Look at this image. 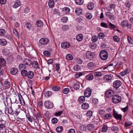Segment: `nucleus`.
<instances>
[{
	"instance_id": "obj_1",
	"label": "nucleus",
	"mask_w": 133,
	"mask_h": 133,
	"mask_svg": "<svg viewBox=\"0 0 133 133\" xmlns=\"http://www.w3.org/2000/svg\"><path fill=\"white\" fill-rule=\"evenodd\" d=\"M99 56L102 60H105L108 58V54L107 51L105 50H102L99 53Z\"/></svg>"
},
{
	"instance_id": "obj_2",
	"label": "nucleus",
	"mask_w": 133,
	"mask_h": 133,
	"mask_svg": "<svg viewBox=\"0 0 133 133\" xmlns=\"http://www.w3.org/2000/svg\"><path fill=\"white\" fill-rule=\"evenodd\" d=\"M113 115L115 118L117 119H119V122H118L117 124H121L122 122L121 119H122V116L120 114H118L116 111L114 109L113 110Z\"/></svg>"
},
{
	"instance_id": "obj_3",
	"label": "nucleus",
	"mask_w": 133,
	"mask_h": 133,
	"mask_svg": "<svg viewBox=\"0 0 133 133\" xmlns=\"http://www.w3.org/2000/svg\"><path fill=\"white\" fill-rule=\"evenodd\" d=\"M121 100V97L118 95H114L112 99V102L115 104L117 103L120 102Z\"/></svg>"
},
{
	"instance_id": "obj_4",
	"label": "nucleus",
	"mask_w": 133,
	"mask_h": 133,
	"mask_svg": "<svg viewBox=\"0 0 133 133\" xmlns=\"http://www.w3.org/2000/svg\"><path fill=\"white\" fill-rule=\"evenodd\" d=\"M121 82L119 80H116L113 83V86L114 87L117 88L120 87L121 85Z\"/></svg>"
},
{
	"instance_id": "obj_5",
	"label": "nucleus",
	"mask_w": 133,
	"mask_h": 133,
	"mask_svg": "<svg viewBox=\"0 0 133 133\" xmlns=\"http://www.w3.org/2000/svg\"><path fill=\"white\" fill-rule=\"evenodd\" d=\"M44 105L47 108L50 109L53 107L52 103L49 101H47L45 102Z\"/></svg>"
},
{
	"instance_id": "obj_6",
	"label": "nucleus",
	"mask_w": 133,
	"mask_h": 133,
	"mask_svg": "<svg viewBox=\"0 0 133 133\" xmlns=\"http://www.w3.org/2000/svg\"><path fill=\"white\" fill-rule=\"evenodd\" d=\"M85 57L87 58H89L90 59L92 60L93 57V53L90 51H87L85 54Z\"/></svg>"
},
{
	"instance_id": "obj_7",
	"label": "nucleus",
	"mask_w": 133,
	"mask_h": 133,
	"mask_svg": "<svg viewBox=\"0 0 133 133\" xmlns=\"http://www.w3.org/2000/svg\"><path fill=\"white\" fill-rule=\"evenodd\" d=\"M92 91L90 88H87L84 91V95L86 97H89L91 94Z\"/></svg>"
},
{
	"instance_id": "obj_8",
	"label": "nucleus",
	"mask_w": 133,
	"mask_h": 133,
	"mask_svg": "<svg viewBox=\"0 0 133 133\" xmlns=\"http://www.w3.org/2000/svg\"><path fill=\"white\" fill-rule=\"evenodd\" d=\"M39 42L40 44L45 45L47 44L48 43L49 40L47 38H43L40 39L39 40Z\"/></svg>"
},
{
	"instance_id": "obj_9",
	"label": "nucleus",
	"mask_w": 133,
	"mask_h": 133,
	"mask_svg": "<svg viewBox=\"0 0 133 133\" xmlns=\"http://www.w3.org/2000/svg\"><path fill=\"white\" fill-rule=\"evenodd\" d=\"M114 93V91L113 90H110L107 92L105 95L107 97L109 98L112 96Z\"/></svg>"
},
{
	"instance_id": "obj_10",
	"label": "nucleus",
	"mask_w": 133,
	"mask_h": 133,
	"mask_svg": "<svg viewBox=\"0 0 133 133\" xmlns=\"http://www.w3.org/2000/svg\"><path fill=\"white\" fill-rule=\"evenodd\" d=\"M34 76V73L33 71H30L28 72L26 77L29 79H31Z\"/></svg>"
},
{
	"instance_id": "obj_11",
	"label": "nucleus",
	"mask_w": 133,
	"mask_h": 133,
	"mask_svg": "<svg viewBox=\"0 0 133 133\" xmlns=\"http://www.w3.org/2000/svg\"><path fill=\"white\" fill-rule=\"evenodd\" d=\"M70 46V43L67 42L63 43L61 44V46L63 48H68Z\"/></svg>"
},
{
	"instance_id": "obj_12",
	"label": "nucleus",
	"mask_w": 133,
	"mask_h": 133,
	"mask_svg": "<svg viewBox=\"0 0 133 133\" xmlns=\"http://www.w3.org/2000/svg\"><path fill=\"white\" fill-rule=\"evenodd\" d=\"M17 95H18L19 100L21 104L23 105H25V102L21 94H18Z\"/></svg>"
},
{
	"instance_id": "obj_13",
	"label": "nucleus",
	"mask_w": 133,
	"mask_h": 133,
	"mask_svg": "<svg viewBox=\"0 0 133 133\" xmlns=\"http://www.w3.org/2000/svg\"><path fill=\"white\" fill-rule=\"evenodd\" d=\"M32 66L35 69H37L39 68V64L38 62L36 61L32 62L31 64Z\"/></svg>"
},
{
	"instance_id": "obj_14",
	"label": "nucleus",
	"mask_w": 133,
	"mask_h": 133,
	"mask_svg": "<svg viewBox=\"0 0 133 133\" xmlns=\"http://www.w3.org/2000/svg\"><path fill=\"white\" fill-rule=\"evenodd\" d=\"M104 78L105 80L108 81L109 82H110L112 79L111 76L109 75H105L104 77Z\"/></svg>"
},
{
	"instance_id": "obj_15",
	"label": "nucleus",
	"mask_w": 133,
	"mask_h": 133,
	"mask_svg": "<svg viewBox=\"0 0 133 133\" xmlns=\"http://www.w3.org/2000/svg\"><path fill=\"white\" fill-rule=\"evenodd\" d=\"M24 63L26 65H30L32 63L30 60L27 59H24Z\"/></svg>"
},
{
	"instance_id": "obj_16",
	"label": "nucleus",
	"mask_w": 133,
	"mask_h": 133,
	"mask_svg": "<svg viewBox=\"0 0 133 133\" xmlns=\"http://www.w3.org/2000/svg\"><path fill=\"white\" fill-rule=\"evenodd\" d=\"M83 38V36L81 34H79L76 36L77 40L78 41H81L82 40Z\"/></svg>"
},
{
	"instance_id": "obj_17",
	"label": "nucleus",
	"mask_w": 133,
	"mask_h": 133,
	"mask_svg": "<svg viewBox=\"0 0 133 133\" xmlns=\"http://www.w3.org/2000/svg\"><path fill=\"white\" fill-rule=\"evenodd\" d=\"M36 24L39 27H41L43 25V23L41 20H38L36 22Z\"/></svg>"
},
{
	"instance_id": "obj_18",
	"label": "nucleus",
	"mask_w": 133,
	"mask_h": 133,
	"mask_svg": "<svg viewBox=\"0 0 133 133\" xmlns=\"http://www.w3.org/2000/svg\"><path fill=\"white\" fill-rule=\"evenodd\" d=\"M48 4L49 7L50 8H52L54 5V1L53 0H49Z\"/></svg>"
},
{
	"instance_id": "obj_19",
	"label": "nucleus",
	"mask_w": 133,
	"mask_h": 133,
	"mask_svg": "<svg viewBox=\"0 0 133 133\" xmlns=\"http://www.w3.org/2000/svg\"><path fill=\"white\" fill-rule=\"evenodd\" d=\"M25 27L28 30H30L31 28V24L29 22H27L25 24Z\"/></svg>"
},
{
	"instance_id": "obj_20",
	"label": "nucleus",
	"mask_w": 133,
	"mask_h": 133,
	"mask_svg": "<svg viewBox=\"0 0 133 133\" xmlns=\"http://www.w3.org/2000/svg\"><path fill=\"white\" fill-rule=\"evenodd\" d=\"M115 5L113 4H111L108 7L107 10L109 11H111L113 9H114Z\"/></svg>"
},
{
	"instance_id": "obj_21",
	"label": "nucleus",
	"mask_w": 133,
	"mask_h": 133,
	"mask_svg": "<svg viewBox=\"0 0 133 133\" xmlns=\"http://www.w3.org/2000/svg\"><path fill=\"white\" fill-rule=\"evenodd\" d=\"M89 107V104L87 103H83L82 105V109L85 110L88 109Z\"/></svg>"
},
{
	"instance_id": "obj_22",
	"label": "nucleus",
	"mask_w": 133,
	"mask_h": 133,
	"mask_svg": "<svg viewBox=\"0 0 133 133\" xmlns=\"http://www.w3.org/2000/svg\"><path fill=\"white\" fill-rule=\"evenodd\" d=\"M128 21L124 20L122 21L121 22V25L122 26L124 27H126L127 25H128Z\"/></svg>"
},
{
	"instance_id": "obj_23",
	"label": "nucleus",
	"mask_w": 133,
	"mask_h": 133,
	"mask_svg": "<svg viewBox=\"0 0 133 133\" xmlns=\"http://www.w3.org/2000/svg\"><path fill=\"white\" fill-rule=\"evenodd\" d=\"M21 3L19 1H17L16 2L14 5H13V7L16 8L20 6L21 5Z\"/></svg>"
},
{
	"instance_id": "obj_24",
	"label": "nucleus",
	"mask_w": 133,
	"mask_h": 133,
	"mask_svg": "<svg viewBox=\"0 0 133 133\" xmlns=\"http://www.w3.org/2000/svg\"><path fill=\"white\" fill-rule=\"evenodd\" d=\"M18 72L17 69L16 68H12L10 70L11 74L13 75H15Z\"/></svg>"
},
{
	"instance_id": "obj_25",
	"label": "nucleus",
	"mask_w": 133,
	"mask_h": 133,
	"mask_svg": "<svg viewBox=\"0 0 133 133\" xmlns=\"http://www.w3.org/2000/svg\"><path fill=\"white\" fill-rule=\"evenodd\" d=\"M52 94V92L51 91H46L44 93L45 96L46 97H49L51 96Z\"/></svg>"
},
{
	"instance_id": "obj_26",
	"label": "nucleus",
	"mask_w": 133,
	"mask_h": 133,
	"mask_svg": "<svg viewBox=\"0 0 133 133\" xmlns=\"http://www.w3.org/2000/svg\"><path fill=\"white\" fill-rule=\"evenodd\" d=\"M106 15L109 19H111L114 17V16L109 11H108L106 12Z\"/></svg>"
},
{
	"instance_id": "obj_27",
	"label": "nucleus",
	"mask_w": 133,
	"mask_h": 133,
	"mask_svg": "<svg viewBox=\"0 0 133 133\" xmlns=\"http://www.w3.org/2000/svg\"><path fill=\"white\" fill-rule=\"evenodd\" d=\"M0 43L3 46H4L7 44V42L4 39H0Z\"/></svg>"
},
{
	"instance_id": "obj_28",
	"label": "nucleus",
	"mask_w": 133,
	"mask_h": 133,
	"mask_svg": "<svg viewBox=\"0 0 133 133\" xmlns=\"http://www.w3.org/2000/svg\"><path fill=\"white\" fill-rule=\"evenodd\" d=\"M94 7V4L92 3H89L87 6V8L89 10H91L93 9Z\"/></svg>"
},
{
	"instance_id": "obj_29",
	"label": "nucleus",
	"mask_w": 133,
	"mask_h": 133,
	"mask_svg": "<svg viewBox=\"0 0 133 133\" xmlns=\"http://www.w3.org/2000/svg\"><path fill=\"white\" fill-rule=\"evenodd\" d=\"M87 80H91L92 79L94 78V75L92 74H89L86 76Z\"/></svg>"
},
{
	"instance_id": "obj_30",
	"label": "nucleus",
	"mask_w": 133,
	"mask_h": 133,
	"mask_svg": "<svg viewBox=\"0 0 133 133\" xmlns=\"http://www.w3.org/2000/svg\"><path fill=\"white\" fill-rule=\"evenodd\" d=\"M4 85L5 87L9 88L10 86V83L8 81H6L5 82Z\"/></svg>"
},
{
	"instance_id": "obj_31",
	"label": "nucleus",
	"mask_w": 133,
	"mask_h": 133,
	"mask_svg": "<svg viewBox=\"0 0 133 133\" xmlns=\"http://www.w3.org/2000/svg\"><path fill=\"white\" fill-rule=\"evenodd\" d=\"M19 68L21 70H23L26 68V66L24 64H21L19 65Z\"/></svg>"
},
{
	"instance_id": "obj_32",
	"label": "nucleus",
	"mask_w": 133,
	"mask_h": 133,
	"mask_svg": "<svg viewBox=\"0 0 133 133\" xmlns=\"http://www.w3.org/2000/svg\"><path fill=\"white\" fill-rule=\"evenodd\" d=\"M79 84L78 82L75 83L74 85V88L76 90H78L79 88Z\"/></svg>"
},
{
	"instance_id": "obj_33",
	"label": "nucleus",
	"mask_w": 133,
	"mask_h": 133,
	"mask_svg": "<svg viewBox=\"0 0 133 133\" xmlns=\"http://www.w3.org/2000/svg\"><path fill=\"white\" fill-rule=\"evenodd\" d=\"M63 130V127L62 126H59L56 129V131L58 132H60Z\"/></svg>"
},
{
	"instance_id": "obj_34",
	"label": "nucleus",
	"mask_w": 133,
	"mask_h": 133,
	"mask_svg": "<svg viewBox=\"0 0 133 133\" xmlns=\"http://www.w3.org/2000/svg\"><path fill=\"white\" fill-rule=\"evenodd\" d=\"M66 58L68 60H72L73 59V56L71 54H67L66 55Z\"/></svg>"
},
{
	"instance_id": "obj_35",
	"label": "nucleus",
	"mask_w": 133,
	"mask_h": 133,
	"mask_svg": "<svg viewBox=\"0 0 133 133\" xmlns=\"http://www.w3.org/2000/svg\"><path fill=\"white\" fill-rule=\"evenodd\" d=\"M76 3V4L81 5L83 3V0H75Z\"/></svg>"
},
{
	"instance_id": "obj_36",
	"label": "nucleus",
	"mask_w": 133,
	"mask_h": 133,
	"mask_svg": "<svg viewBox=\"0 0 133 133\" xmlns=\"http://www.w3.org/2000/svg\"><path fill=\"white\" fill-rule=\"evenodd\" d=\"M82 11V10L81 9L77 8L76 9L75 12L77 14L79 15L81 14Z\"/></svg>"
},
{
	"instance_id": "obj_37",
	"label": "nucleus",
	"mask_w": 133,
	"mask_h": 133,
	"mask_svg": "<svg viewBox=\"0 0 133 133\" xmlns=\"http://www.w3.org/2000/svg\"><path fill=\"white\" fill-rule=\"evenodd\" d=\"M17 97V95L16 94H14V95L11 97L12 101L14 103H15L16 102V98Z\"/></svg>"
},
{
	"instance_id": "obj_38",
	"label": "nucleus",
	"mask_w": 133,
	"mask_h": 133,
	"mask_svg": "<svg viewBox=\"0 0 133 133\" xmlns=\"http://www.w3.org/2000/svg\"><path fill=\"white\" fill-rule=\"evenodd\" d=\"M85 98L84 96H81L78 99V101L81 103L83 102L85 100Z\"/></svg>"
},
{
	"instance_id": "obj_39",
	"label": "nucleus",
	"mask_w": 133,
	"mask_h": 133,
	"mask_svg": "<svg viewBox=\"0 0 133 133\" xmlns=\"http://www.w3.org/2000/svg\"><path fill=\"white\" fill-rule=\"evenodd\" d=\"M3 52L4 54L5 55H8L10 53L9 51L6 49H4Z\"/></svg>"
},
{
	"instance_id": "obj_40",
	"label": "nucleus",
	"mask_w": 133,
	"mask_h": 133,
	"mask_svg": "<svg viewBox=\"0 0 133 133\" xmlns=\"http://www.w3.org/2000/svg\"><path fill=\"white\" fill-rule=\"evenodd\" d=\"M79 129L83 131H85L87 128L85 125H80L79 127Z\"/></svg>"
},
{
	"instance_id": "obj_41",
	"label": "nucleus",
	"mask_w": 133,
	"mask_h": 133,
	"mask_svg": "<svg viewBox=\"0 0 133 133\" xmlns=\"http://www.w3.org/2000/svg\"><path fill=\"white\" fill-rule=\"evenodd\" d=\"M63 10L66 14L69 13L70 11V9L68 7H65L63 8Z\"/></svg>"
},
{
	"instance_id": "obj_42",
	"label": "nucleus",
	"mask_w": 133,
	"mask_h": 133,
	"mask_svg": "<svg viewBox=\"0 0 133 133\" xmlns=\"http://www.w3.org/2000/svg\"><path fill=\"white\" fill-rule=\"evenodd\" d=\"M28 72L26 70H23L21 71V74L23 76L26 77Z\"/></svg>"
},
{
	"instance_id": "obj_43",
	"label": "nucleus",
	"mask_w": 133,
	"mask_h": 133,
	"mask_svg": "<svg viewBox=\"0 0 133 133\" xmlns=\"http://www.w3.org/2000/svg\"><path fill=\"white\" fill-rule=\"evenodd\" d=\"M111 117V115L110 114H107L104 116V119H110Z\"/></svg>"
},
{
	"instance_id": "obj_44",
	"label": "nucleus",
	"mask_w": 133,
	"mask_h": 133,
	"mask_svg": "<svg viewBox=\"0 0 133 133\" xmlns=\"http://www.w3.org/2000/svg\"><path fill=\"white\" fill-rule=\"evenodd\" d=\"M109 26L111 29L114 30L116 28V26L112 24L111 23H109Z\"/></svg>"
},
{
	"instance_id": "obj_45",
	"label": "nucleus",
	"mask_w": 133,
	"mask_h": 133,
	"mask_svg": "<svg viewBox=\"0 0 133 133\" xmlns=\"http://www.w3.org/2000/svg\"><path fill=\"white\" fill-rule=\"evenodd\" d=\"M61 20L63 22L66 23L68 21V18L67 17H64L61 19Z\"/></svg>"
},
{
	"instance_id": "obj_46",
	"label": "nucleus",
	"mask_w": 133,
	"mask_h": 133,
	"mask_svg": "<svg viewBox=\"0 0 133 133\" xmlns=\"http://www.w3.org/2000/svg\"><path fill=\"white\" fill-rule=\"evenodd\" d=\"M92 112L91 110L88 111L87 113V115L88 117L90 118L92 116Z\"/></svg>"
},
{
	"instance_id": "obj_47",
	"label": "nucleus",
	"mask_w": 133,
	"mask_h": 133,
	"mask_svg": "<svg viewBox=\"0 0 133 133\" xmlns=\"http://www.w3.org/2000/svg\"><path fill=\"white\" fill-rule=\"evenodd\" d=\"M70 91V89L69 88H64L63 90V93L65 94L68 93Z\"/></svg>"
},
{
	"instance_id": "obj_48",
	"label": "nucleus",
	"mask_w": 133,
	"mask_h": 133,
	"mask_svg": "<svg viewBox=\"0 0 133 133\" xmlns=\"http://www.w3.org/2000/svg\"><path fill=\"white\" fill-rule=\"evenodd\" d=\"M95 76L97 77H99L102 75V73L100 72H96L94 73Z\"/></svg>"
},
{
	"instance_id": "obj_49",
	"label": "nucleus",
	"mask_w": 133,
	"mask_h": 133,
	"mask_svg": "<svg viewBox=\"0 0 133 133\" xmlns=\"http://www.w3.org/2000/svg\"><path fill=\"white\" fill-rule=\"evenodd\" d=\"M52 89L54 91H57L60 90V88L59 86H55L53 87Z\"/></svg>"
},
{
	"instance_id": "obj_50",
	"label": "nucleus",
	"mask_w": 133,
	"mask_h": 133,
	"mask_svg": "<svg viewBox=\"0 0 133 133\" xmlns=\"http://www.w3.org/2000/svg\"><path fill=\"white\" fill-rule=\"evenodd\" d=\"M13 32L15 35L18 38L19 37V35L16 29H13Z\"/></svg>"
},
{
	"instance_id": "obj_51",
	"label": "nucleus",
	"mask_w": 133,
	"mask_h": 133,
	"mask_svg": "<svg viewBox=\"0 0 133 133\" xmlns=\"http://www.w3.org/2000/svg\"><path fill=\"white\" fill-rule=\"evenodd\" d=\"M43 54L44 55L47 56H49L51 55L50 52L48 51H44L43 52Z\"/></svg>"
},
{
	"instance_id": "obj_52",
	"label": "nucleus",
	"mask_w": 133,
	"mask_h": 133,
	"mask_svg": "<svg viewBox=\"0 0 133 133\" xmlns=\"http://www.w3.org/2000/svg\"><path fill=\"white\" fill-rule=\"evenodd\" d=\"M86 17L88 19H90L92 18V16L91 14L88 13L86 14Z\"/></svg>"
},
{
	"instance_id": "obj_53",
	"label": "nucleus",
	"mask_w": 133,
	"mask_h": 133,
	"mask_svg": "<svg viewBox=\"0 0 133 133\" xmlns=\"http://www.w3.org/2000/svg\"><path fill=\"white\" fill-rule=\"evenodd\" d=\"M101 25L102 26L106 28H108V26L107 24L103 22H102L101 23Z\"/></svg>"
},
{
	"instance_id": "obj_54",
	"label": "nucleus",
	"mask_w": 133,
	"mask_h": 133,
	"mask_svg": "<svg viewBox=\"0 0 133 133\" xmlns=\"http://www.w3.org/2000/svg\"><path fill=\"white\" fill-rule=\"evenodd\" d=\"M5 33V32L4 30L3 29H0V36H2L4 35Z\"/></svg>"
},
{
	"instance_id": "obj_55",
	"label": "nucleus",
	"mask_w": 133,
	"mask_h": 133,
	"mask_svg": "<svg viewBox=\"0 0 133 133\" xmlns=\"http://www.w3.org/2000/svg\"><path fill=\"white\" fill-rule=\"evenodd\" d=\"M87 129L88 130H92L94 128V125H87Z\"/></svg>"
},
{
	"instance_id": "obj_56",
	"label": "nucleus",
	"mask_w": 133,
	"mask_h": 133,
	"mask_svg": "<svg viewBox=\"0 0 133 133\" xmlns=\"http://www.w3.org/2000/svg\"><path fill=\"white\" fill-rule=\"evenodd\" d=\"M58 121V120L56 118H53L51 120V122L53 124H55Z\"/></svg>"
},
{
	"instance_id": "obj_57",
	"label": "nucleus",
	"mask_w": 133,
	"mask_h": 133,
	"mask_svg": "<svg viewBox=\"0 0 133 133\" xmlns=\"http://www.w3.org/2000/svg\"><path fill=\"white\" fill-rule=\"evenodd\" d=\"M37 117L38 120H41L42 118V116L39 112H37Z\"/></svg>"
},
{
	"instance_id": "obj_58",
	"label": "nucleus",
	"mask_w": 133,
	"mask_h": 133,
	"mask_svg": "<svg viewBox=\"0 0 133 133\" xmlns=\"http://www.w3.org/2000/svg\"><path fill=\"white\" fill-rule=\"evenodd\" d=\"M113 39L116 42H119V39L118 37L117 36H114Z\"/></svg>"
},
{
	"instance_id": "obj_59",
	"label": "nucleus",
	"mask_w": 133,
	"mask_h": 133,
	"mask_svg": "<svg viewBox=\"0 0 133 133\" xmlns=\"http://www.w3.org/2000/svg\"><path fill=\"white\" fill-rule=\"evenodd\" d=\"M107 129L108 127L107 125H104L102 128V131L104 132H105L107 131Z\"/></svg>"
},
{
	"instance_id": "obj_60",
	"label": "nucleus",
	"mask_w": 133,
	"mask_h": 133,
	"mask_svg": "<svg viewBox=\"0 0 133 133\" xmlns=\"http://www.w3.org/2000/svg\"><path fill=\"white\" fill-rule=\"evenodd\" d=\"M118 129V128L115 126H113L111 128V130L113 132H115Z\"/></svg>"
},
{
	"instance_id": "obj_61",
	"label": "nucleus",
	"mask_w": 133,
	"mask_h": 133,
	"mask_svg": "<svg viewBox=\"0 0 133 133\" xmlns=\"http://www.w3.org/2000/svg\"><path fill=\"white\" fill-rule=\"evenodd\" d=\"M128 73V72H127V71H124L121 72L120 73V75L121 76H123Z\"/></svg>"
},
{
	"instance_id": "obj_62",
	"label": "nucleus",
	"mask_w": 133,
	"mask_h": 133,
	"mask_svg": "<svg viewBox=\"0 0 133 133\" xmlns=\"http://www.w3.org/2000/svg\"><path fill=\"white\" fill-rule=\"evenodd\" d=\"M62 112L63 111H57L55 113V115L57 116H59L62 113Z\"/></svg>"
},
{
	"instance_id": "obj_63",
	"label": "nucleus",
	"mask_w": 133,
	"mask_h": 133,
	"mask_svg": "<svg viewBox=\"0 0 133 133\" xmlns=\"http://www.w3.org/2000/svg\"><path fill=\"white\" fill-rule=\"evenodd\" d=\"M90 47L92 49H95L96 47V45L94 43H92L90 45Z\"/></svg>"
},
{
	"instance_id": "obj_64",
	"label": "nucleus",
	"mask_w": 133,
	"mask_h": 133,
	"mask_svg": "<svg viewBox=\"0 0 133 133\" xmlns=\"http://www.w3.org/2000/svg\"><path fill=\"white\" fill-rule=\"evenodd\" d=\"M128 39L130 43L133 44V40L130 37H128Z\"/></svg>"
}]
</instances>
